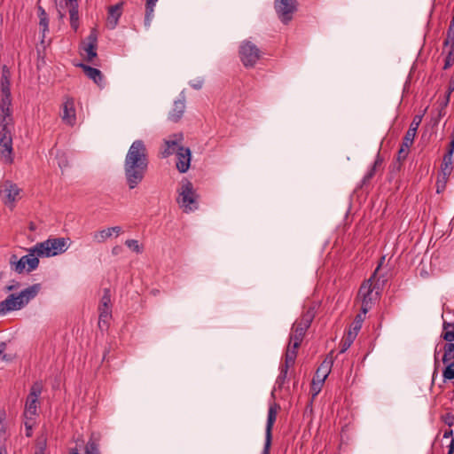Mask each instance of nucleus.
Masks as SVG:
<instances>
[{
	"mask_svg": "<svg viewBox=\"0 0 454 454\" xmlns=\"http://www.w3.org/2000/svg\"><path fill=\"white\" fill-rule=\"evenodd\" d=\"M147 149L142 140H135L124 160V175L130 190L135 189L144 180L148 169Z\"/></svg>",
	"mask_w": 454,
	"mask_h": 454,
	"instance_id": "nucleus-1",
	"label": "nucleus"
},
{
	"mask_svg": "<svg viewBox=\"0 0 454 454\" xmlns=\"http://www.w3.org/2000/svg\"><path fill=\"white\" fill-rule=\"evenodd\" d=\"M372 289L371 285L363 284L358 292V297L362 298L361 310L362 312L357 314L349 325L347 336L344 342H342V353L347 350L355 340L358 332L362 327V324L364 320V316L372 306Z\"/></svg>",
	"mask_w": 454,
	"mask_h": 454,
	"instance_id": "nucleus-2",
	"label": "nucleus"
},
{
	"mask_svg": "<svg viewBox=\"0 0 454 454\" xmlns=\"http://www.w3.org/2000/svg\"><path fill=\"white\" fill-rule=\"evenodd\" d=\"M40 290L41 285L34 284L25 288L18 294H10L5 300L0 302V315H5L10 311L21 309L39 294Z\"/></svg>",
	"mask_w": 454,
	"mask_h": 454,
	"instance_id": "nucleus-3",
	"label": "nucleus"
},
{
	"mask_svg": "<svg viewBox=\"0 0 454 454\" xmlns=\"http://www.w3.org/2000/svg\"><path fill=\"white\" fill-rule=\"evenodd\" d=\"M42 392L43 385L39 381L35 382L30 387L24 407V424L27 429H31L34 427L35 419L38 414L37 408L39 405V397Z\"/></svg>",
	"mask_w": 454,
	"mask_h": 454,
	"instance_id": "nucleus-4",
	"label": "nucleus"
},
{
	"mask_svg": "<svg viewBox=\"0 0 454 454\" xmlns=\"http://www.w3.org/2000/svg\"><path fill=\"white\" fill-rule=\"evenodd\" d=\"M68 248L67 239L65 238L48 239L33 247V251L43 257H51L66 252Z\"/></svg>",
	"mask_w": 454,
	"mask_h": 454,
	"instance_id": "nucleus-5",
	"label": "nucleus"
},
{
	"mask_svg": "<svg viewBox=\"0 0 454 454\" xmlns=\"http://www.w3.org/2000/svg\"><path fill=\"white\" fill-rule=\"evenodd\" d=\"M178 192L177 203L184 212L189 213L198 208V195L190 181L183 180Z\"/></svg>",
	"mask_w": 454,
	"mask_h": 454,
	"instance_id": "nucleus-6",
	"label": "nucleus"
},
{
	"mask_svg": "<svg viewBox=\"0 0 454 454\" xmlns=\"http://www.w3.org/2000/svg\"><path fill=\"white\" fill-rule=\"evenodd\" d=\"M39 256L40 255H37V252L33 251V247L29 248L27 254L20 259L16 254H12L9 261L11 269L19 274L24 271L31 272L37 269L39 265Z\"/></svg>",
	"mask_w": 454,
	"mask_h": 454,
	"instance_id": "nucleus-7",
	"label": "nucleus"
},
{
	"mask_svg": "<svg viewBox=\"0 0 454 454\" xmlns=\"http://www.w3.org/2000/svg\"><path fill=\"white\" fill-rule=\"evenodd\" d=\"M14 124H0V160L5 163H12V131Z\"/></svg>",
	"mask_w": 454,
	"mask_h": 454,
	"instance_id": "nucleus-8",
	"label": "nucleus"
},
{
	"mask_svg": "<svg viewBox=\"0 0 454 454\" xmlns=\"http://www.w3.org/2000/svg\"><path fill=\"white\" fill-rule=\"evenodd\" d=\"M314 317V309L310 308L302 315L301 319L295 321L289 339L291 342L294 341L295 347H300L305 333L309 327Z\"/></svg>",
	"mask_w": 454,
	"mask_h": 454,
	"instance_id": "nucleus-9",
	"label": "nucleus"
},
{
	"mask_svg": "<svg viewBox=\"0 0 454 454\" xmlns=\"http://www.w3.org/2000/svg\"><path fill=\"white\" fill-rule=\"evenodd\" d=\"M421 122V116L416 115L411 121L409 129L403 137V143L397 153V160L402 162L405 160L409 154L411 146L413 145L418 128Z\"/></svg>",
	"mask_w": 454,
	"mask_h": 454,
	"instance_id": "nucleus-10",
	"label": "nucleus"
},
{
	"mask_svg": "<svg viewBox=\"0 0 454 454\" xmlns=\"http://www.w3.org/2000/svg\"><path fill=\"white\" fill-rule=\"evenodd\" d=\"M55 4L60 19H63L67 12L69 13L71 27L76 30L79 24L77 0H55Z\"/></svg>",
	"mask_w": 454,
	"mask_h": 454,
	"instance_id": "nucleus-11",
	"label": "nucleus"
},
{
	"mask_svg": "<svg viewBox=\"0 0 454 454\" xmlns=\"http://www.w3.org/2000/svg\"><path fill=\"white\" fill-rule=\"evenodd\" d=\"M240 59L246 67H253L261 56L258 47L250 41H244L239 47Z\"/></svg>",
	"mask_w": 454,
	"mask_h": 454,
	"instance_id": "nucleus-12",
	"label": "nucleus"
},
{
	"mask_svg": "<svg viewBox=\"0 0 454 454\" xmlns=\"http://www.w3.org/2000/svg\"><path fill=\"white\" fill-rule=\"evenodd\" d=\"M98 325L101 329L106 328L108 321L112 317V301L109 288H105L103 290V294L98 304Z\"/></svg>",
	"mask_w": 454,
	"mask_h": 454,
	"instance_id": "nucleus-13",
	"label": "nucleus"
},
{
	"mask_svg": "<svg viewBox=\"0 0 454 454\" xmlns=\"http://www.w3.org/2000/svg\"><path fill=\"white\" fill-rule=\"evenodd\" d=\"M279 410L280 406L276 403H270L269 406L265 427V442L262 454H269L270 452V448L272 441V428L277 419V415Z\"/></svg>",
	"mask_w": 454,
	"mask_h": 454,
	"instance_id": "nucleus-14",
	"label": "nucleus"
},
{
	"mask_svg": "<svg viewBox=\"0 0 454 454\" xmlns=\"http://www.w3.org/2000/svg\"><path fill=\"white\" fill-rule=\"evenodd\" d=\"M274 7L279 20L287 24L296 11V0H275Z\"/></svg>",
	"mask_w": 454,
	"mask_h": 454,
	"instance_id": "nucleus-15",
	"label": "nucleus"
},
{
	"mask_svg": "<svg viewBox=\"0 0 454 454\" xmlns=\"http://www.w3.org/2000/svg\"><path fill=\"white\" fill-rule=\"evenodd\" d=\"M0 109H1V121L0 124L12 125V97L11 92L1 93Z\"/></svg>",
	"mask_w": 454,
	"mask_h": 454,
	"instance_id": "nucleus-16",
	"label": "nucleus"
},
{
	"mask_svg": "<svg viewBox=\"0 0 454 454\" xmlns=\"http://www.w3.org/2000/svg\"><path fill=\"white\" fill-rule=\"evenodd\" d=\"M184 136L182 133H176L164 139V145L161 151V156L168 158V156L176 153L179 147H183L182 142Z\"/></svg>",
	"mask_w": 454,
	"mask_h": 454,
	"instance_id": "nucleus-17",
	"label": "nucleus"
},
{
	"mask_svg": "<svg viewBox=\"0 0 454 454\" xmlns=\"http://www.w3.org/2000/svg\"><path fill=\"white\" fill-rule=\"evenodd\" d=\"M20 189L17 186V184L6 181L3 189L1 190V195L3 196V200L6 205H12L20 196Z\"/></svg>",
	"mask_w": 454,
	"mask_h": 454,
	"instance_id": "nucleus-18",
	"label": "nucleus"
},
{
	"mask_svg": "<svg viewBox=\"0 0 454 454\" xmlns=\"http://www.w3.org/2000/svg\"><path fill=\"white\" fill-rule=\"evenodd\" d=\"M98 37L97 34L92 31L87 37V42L82 45V51L84 53L87 61L91 62L97 57Z\"/></svg>",
	"mask_w": 454,
	"mask_h": 454,
	"instance_id": "nucleus-19",
	"label": "nucleus"
},
{
	"mask_svg": "<svg viewBox=\"0 0 454 454\" xmlns=\"http://www.w3.org/2000/svg\"><path fill=\"white\" fill-rule=\"evenodd\" d=\"M176 154V168L181 173H185L191 165V150L188 147H179Z\"/></svg>",
	"mask_w": 454,
	"mask_h": 454,
	"instance_id": "nucleus-20",
	"label": "nucleus"
},
{
	"mask_svg": "<svg viewBox=\"0 0 454 454\" xmlns=\"http://www.w3.org/2000/svg\"><path fill=\"white\" fill-rule=\"evenodd\" d=\"M185 110V93L181 91L179 98L174 101L173 108L168 114L171 121L177 122L183 116Z\"/></svg>",
	"mask_w": 454,
	"mask_h": 454,
	"instance_id": "nucleus-21",
	"label": "nucleus"
},
{
	"mask_svg": "<svg viewBox=\"0 0 454 454\" xmlns=\"http://www.w3.org/2000/svg\"><path fill=\"white\" fill-rule=\"evenodd\" d=\"M333 364V352H331L325 358V360L322 362V364L319 365L317 370L316 371V373L313 377L314 380H317V382H325V379L329 375L331 372V368Z\"/></svg>",
	"mask_w": 454,
	"mask_h": 454,
	"instance_id": "nucleus-22",
	"label": "nucleus"
},
{
	"mask_svg": "<svg viewBox=\"0 0 454 454\" xmlns=\"http://www.w3.org/2000/svg\"><path fill=\"white\" fill-rule=\"evenodd\" d=\"M62 120L68 125L73 126L76 121L74 101L71 98H67L63 103Z\"/></svg>",
	"mask_w": 454,
	"mask_h": 454,
	"instance_id": "nucleus-23",
	"label": "nucleus"
},
{
	"mask_svg": "<svg viewBox=\"0 0 454 454\" xmlns=\"http://www.w3.org/2000/svg\"><path fill=\"white\" fill-rule=\"evenodd\" d=\"M121 233V228L120 226L109 227L95 231L93 233V239L97 243H103L113 236L118 237Z\"/></svg>",
	"mask_w": 454,
	"mask_h": 454,
	"instance_id": "nucleus-24",
	"label": "nucleus"
},
{
	"mask_svg": "<svg viewBox=\"0 0 454 454\" xmlns=\"http://www.w3.org/2000/svg\"><path fill=\"white\" fill-rule=\"evenodd\" d=\"M122 3H119L109 7L106 25L110 29L115 28L118 24L119 19L122 13Z\"/></svg>",
	"mask_w": 454,
	"mask_h": 454,
	"instance_id": "nucleus-25",
	"label": "nucleus"
},
{
	"mask_svg": "<svg viewBox=\"0 0 454 454\" xmlns=\"http://www.w3.org/2000/svg\"><path fill=\"white\" fill-rule=\"evenodd\" d=\"M78 66L82 68L85 74L96 84L98 86H103V74L99 69L82 63L79 64Z\"/></svg>",
	"mask_w": 454,
	"mask_h": 454,
	"instance_id": "nucleus-26",
	"label": "nucleus"
},
{
	"mask_svg": "<svg viewBox=\"0 0 454 454\" xmlns=\"http://www.w3.org/2000/svg\"><path fill=\"white\" fill-rule=\"evenodd\" d=\"M298 348L299 347L294 346V341L291 342V340H289V343L285 356V364L283 365H286V367H291L294 364L297 356Z\"/></svg>",
	"mask_w": 454,
	"mask_h": 454,
	"instance_id": "nucleus-27",
	"label": "nucleus"
},
{
	"mask_svg": "<svg viewBox=\"0 0 454 454\" xmlns=\"http://www.w3.org/2000/svg\"><path fill=\"white\" fill-rule=\"evenodd\" d=\"M158 0H146L145 3V27L146 29H149L151 27V23L153 19L154 7L157 4Z\"/></svg>",
	"mask_w": 454,
	"mask_h": 454,
	"instance_id": "nucleus-28",
	"label": "nucleus"
},
{
	"mask_svg": "<svg viewBox=\"0 0 454 454\" xmlns=\"http://www.w3.org/2000/svg\"><path fill=\"white\" fill-rule=\"evenodd\" d=\"M1 93L11 92V81L10 71L6 67H4L0 77Z\"/></svg>",
	"mask_w": 454,
	"mask_h": 454,
	"instance_id": "nucleus-29",
	"label": "nucleus"
},
{
	"mask_svg": "<svg viewBox=\"0 0 454 454\" xmlns=\"http://www.w3.org/2000/svg\"><path fill=\"white\" fill-rule=\"evenodd\" d=\"M452 158L450 160L446 159V155L443 156L442 164V188H445L449 176L452 171Z\"/></svg>",
	"mask_w": 454,
	"mask_h": 454,
	"instance_id": "nucleus-30",
	"label": "nucleus"
},
{
	"mask_svg": "<svg viewBox=\"0 0 454 454\" xmlns=\"http://www.w3.org/2000/svg\"><path fill=\"white\" fill-rule=\"evenodd\" d=\"M442 337L450 343L454 340V324L444 322L442 325Z\"/></svg>",
	"mask_w": 454,
	"mask_h": 454,
	"instance_id": "nucleus-31",
	"label": "nucleus"
},
{
	"mask_svg": "<svg viewBox=\"0 0 454 454\" xmlns=\"http://www.w3.org/2000/svg\"><path fill=\"white\" fill-rule=\"evenodd\" d=\"M452 360H454V343H446L444 345L442 362L443 364H448Z\"/></svg>",
	"mask_w": 454,
	"mask_h": 454,
	"instance_id": "nucleus-32",
	"label": "nucleus"
},
{
	"mask_svg": "<svg viewBox=\"0 0 454 454\" xmlns=\"http://www.w3.org/2000/svg\"><path fill=\"white\" fill-rule=\"evenodd\" d=\"M447 47H449V51L445 58L444 69L450 68L454 63V42H450Z\"/></svg>",
	"mask_w": 454,
	"mask_h": 454,
	"instance_id": "nucleus-33",
	"label": "nucleus"
},
{
	"mask_svg": "<svg viewBox=\"0 0 454 454\" xmlns=\"http://www.w3.org/2000/svg\"><path fill=\"white\" fill-rule=\"evenodd\" d=\"M289 368L290 367H286V365L280 366V372H279V375L278 376V378L276 380V383H275L278 388L283 387V386L286 382V377H287V372H288Z\"/></svg>",
	"mask_w": 454,
	"mask_h": 454,
	"instance_id": "nucleus-34",
	"label": "nucleus"
},
{
	"mask_svg": "<svg viewBox=\"0 0 454 454\" xmlns=\"http://www.w3.org/2000/svg\"><path fill=\"white\" fill-rule=\"evenodd\" d=\"M125 245L137 254H141L143 252V247L139 245L137 239H127L125 241Z\"/></svg>",
	"mask_w": 454,
	"mask_h": 454,
	"instance_id": "nucleus-35",
	"label": "nucleus"
},
{
	"mask_svg": "<svg viewBox=\"0 0 454 454\" xmlns=\"http://www.w3.org/2000/svg\"><path fill=\"white\" fill-rule=\"evenodd\" d=\"M58 165L61 169H64L68 167V159L66 153L60 152L58 153L56 156Z\"/></svg>",
	"mask_w": 454,
	"mask_h": 454,
	"instance_id": "nucleus-36",
	"label": "nucleus"
},
{
	"mask_svg": "<svg viewBox=\"0 0 454 454\" xmlns=\"http://www.w3.org/2000/svg\"><path fill=\"white\" fill-rule=\"evenodd\" d=\"M323 384V382H317V380H312L310 387L312 400L320 393Z\"/></svg>",
	"mask_w": 454,
	"mask_h": 454,
	"instance_id": "nucleus-37",
	"label": "nucleus"
},
{
	"mask_svg": "<svg viewBox=\"0 0 454 454\" xmlns=\"http://www.w3.org/2000/svg\"><path fill=\"white\" fill-rule=\"evenodd\" d=\"M443 378L445 380H453L454 379V361L450 362L445 368L442 372Z\"/></svg>",
	"mask_w": 454,
	"mask_h": 454,
	"instance_id": "nucleus-38",
	"label": "nucleus"
},
{
	"mask_svg": "<svg viewBox=\"0 0 454 454\" xmlns=\"http://www.w3.org/2000/svg\"><path fill=\"white\" fill-rule=\"evenodd\" d=\"M85 454H99L98 445L94 442H89L85 448Z\"/></svg>",
	"mask_w": 454,
	"mask_h": 454,
	"instance_id": "nucleus-39",
	"label": "nucleus"
},
{
	"mask_svg": "<svg viewBox=\"0 0 454 454\" xmlns=\"http://www.w3.org/2000/svg\"><path fill=\"white\" fill-rule=\"evenodd\" d=\"M454 91V75L451 76L450 82H449V85H448V90H447V95H446V99L444 101V106H447L449 101H450V94Z\"/></svg>",
	"mask_w": 454,
	"mask_h": 454,
	"instance_id": "nucleus-40",
	"label": "nucleus"
},
{
	"mask_svg": "<svg viewBox=\"0 0 454 454\" xmlns=\"http://www.w3.org/2000/svg\"><path fill=\"white\" fill-rule=\"evenodd\" d=\"M39 10H40L42 15H43V17L40 18V23L39 24H40V27H43V31L44 33L46 30H48V20L45 17L44 10L43 8H41V7L39 8Z\"/></svg>",
	"mask_w": 454,
	"mask_h": 454,
	"instance_id": "nucleus-41",
	"label": "nucleus"
},
{
	"mask_svg": "<svg viewBox=\"0 0 454 454\" xmlns=\"http://www.w3.org/2000/svg\"><path fill=\"white\" fill-rule=\"evenodd\" d=\"M442 421L448 425L450 427L454 424V414L451 412H447L446 414L442 416Z\"/></svg>",
	"mask_w": 454,
	"mask_h": 454,
	"instance_id": "nucleus-42",
	"label": "nucleus"
},
{
	"mask_svg": "<svg viewBox=\"0 0 454 454\" xmlns=\"http://www.w3.org/2000/svg\"><path fill=\"white\" fill-rule=\"evenodd\" d=\"M204 80L200 77L190 81L189 84L195 90H200L203 86Z\"/></svg>",
	"mask_w": 454,
	"mask_h": 454,
	"instance_id": "nucleus-43",
	"label": "nucleus"
},
{
	"mask_svg": "<svg viewBox=\"0 0 454 454\" xmlns=\"http://www.w3.org/2000/svg\"><path fill=\"white\" fill-rule=\"evenodd\" d=\"M453 152H454V138H451V141L449 145V150H448L447 153H445L446 159L450 160V158H452Z\"/></svg>",
	"mask_w": 454,
	"mask_h": 454,
	"instance_id": "nucleus-44",
	"label": "nucleus"
},
{
	"mask_svg": "<svg viewBox=\"0 0 454 454\" xmlns=\"http://www.w3.org/2000/svg\"><path fill=\"white\" fill-rule=\"evenodd\" d=\"M382 163L383 158L380 156V153H378L372 167L377 169L382 165Z\"/></svg>",
	"mask_w": 454,
	"mask_h": 454,
	"instance_id": "nucleus-45",
	"label": "nucleus"
},
{
	"mask_svg": "<svg viewBox=\"0 0 454 454\" xmlns=\"http://www.w3.org/2000/svg\"><path fill=\"white\" fill-rule=\"evenodd\" d=\"M375 171H376V168H374L373 167H372V168L369 170V172L365 175L364 178V182H367L369 181L371 178L373 177V176L375 175Z\"/></svg>",
	"mask_w": 454,
	"mask_h": 454,
	"instance_id": "nucleus-46",
	"label": "nucleus"
},
{
	"mask_svg": "<svg viewBox=\"0 0 454 454\" xmlns=\"http://www.w3.org/2000/svg\"><path fill=\"white\" fill-rule=\"evenodd\" d=\"M446 106H444V102H443L439 110V113H438V119H440L442 116L445 115V107Z\"/></svg>",
	"mask_w": 454,
	"mask_h": 454,
	"instance_id": "nucleus-47",
	"label": "nucleus"
},
{
	"mask_svg": "<svg viewBox=\"0 0 454 454\" xmlns=\"http://www.w3.org/2000/svg\"><path fill=\"white\" fill-rule=\"evenodd\" d=\"M437 192L440 193L441 192H442L445 188H442V179H438L437 181Z\"/></svg>",
	"mask_w": 454,
	"mask_h": 454,
	"instance_id": "nucleus-48",
	"label": "nucleus"
},
{
	"mask_svg": "<svg viewBox=\"0 0 454 454\" xmlns=\"http://www.w3.org/2000/svg\"><path fill=\"white\" fill-rule=\"evenodd\" d=\"M452 434H453V430L449 428L448 430L444 431L443 438H449V437L452 436Z\"/></svg>",
	"mask_w": 454,
	"mask_h": 454,
	"instance_id": "nucleus-49",
	"label": "nucleus"
},
{
	"mask_svg": "<svg viewBox=\"0 0 454 454\" xmlns=\"http://www.w3.org/2000/svg\"><path fill=\"white\" fill-rule=\"evenodd\" d=\"M454 452V439L451 440L450 444L449 446L448 454H453Z\"/></svg>",
	"mask_w": 454,
	"mask_h": 454,
	"instance_id": "nucleus-50",
	"label": "nucleus"
},
{
	"mask_svg": "<svg viewBox=\"0 0 454 454\" xmlns=\"http://www.w3.org/2000/svg\"><path fill=\"white\" fill-rule=\"evenodd\" d=\"M5 348H6V343L0 342V355L5 350Z\"/></svg>",
	"mask_w": 454,
	"mask_h": 454,
	"instance_id": "nucleus-51",
	"label": "nucleus"
},
{
	"mask_svg": "<svg viewBox=\"0 0 454 454\" xmlns=\"http://www.w3.org/2000/svg\"><path fill=\"white\" fill-rule=\"evenodd\" d=\"M120 250H121V247H114L113 248V250H112V253H113L114 254H117L119 253V251H120Z\"/></svg>",
	"mask_w": 454,
	"mask_h": 454,
	"instance_id": "nucleus-52",
	"label": "nucleus"
},
{
	"mask_svg": "<svg viewBox=\"0 0 454 454\" xmlns=\"http://www.w3.org/2000/svg\"><path fill=\"white\" fill-rule=\"evenodd\" d=\"M31 431H32V428L31 429H27L26 428V435L27 436H30L31 435Z\"/></svg>",
	"mask_w": 454,
	"mask_h": 454,
	"instance_id": "nucleus-53",
	"label": "nucleus"
},
{
	"mask_svg": "<svg viewBox=\"0 0 454 454\" xmlns=\"http://www.w3.org/2000/svg\"><path fill=\"white\" fill-rule=\"evenodd\" d=\"M378 270H379V267L376 269L375 272H373V276L369 279V281H371L375 277Z\"/></svg>",
	"mask_w": 454,
	"mask_h": 454,
	"instance_id": "nucleus-54",
	"label": "nucleus"
},
{
	"mask_svg": "<svg viewBox=\"0 0 454 454\" xmlns=\"http://www.w3.org/2000/svg\"><path fill=\"white\" fill-rule=\"evenodd\" d=\"M71 454H79V453H78V450L76 449H74L72 450Z\"/></svg>",
	"mask_w": 454,
	"mask_h": 454,
	"instance_id": "nucleus-55",
	"label": "nucleus"
},
{
	"mask_svg": "<svg viewBox=\"0 0 454 454\" xmlns=\"http://www.w3.org/2000/svg\"><path fill=\"white\" fill-rule=\"evenodd\" d=\"M8 290H12V286H8L7 287Z\"/></svg>",
	"mask_w": 454,
	"mask_h": 454,
	"instance_id": "nucleus-56",
	"label": "nucleus"
},
{
	"mask_svg": "<svg viewBox=\"0 0 454 454\" xmlns=\"http://www.w3.org/2000/svg\"><path fill=\"white\" fill-rule=\"evenodd\" d=\"M35 454H42V453H35Z\"/></svg>",
	"mask_w": 454,
	"mask_h": 454,
	"instance_id": "nucleus-57",
	"label": "nucleus"
}]
</instances>
